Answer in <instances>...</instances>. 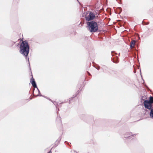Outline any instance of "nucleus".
<instances>
[{
    "label": "nucleus",
    "mask_w": 153,
    "mask_h": 153,
    "mask_svg": "<svg viewBox=\"0 0 153 153\" xmlns=\"http://www.w3.org/2000/svg\"><path fill=\"white\" fill-rule=\"evenodd\" d=\"M29 51V47L27 42L23 41L20 44L19 52L25 56L28 55Z\"/></svg>",
    "instance_id": "obj_1"
},
{
    "label": "nucleus",
    "mask_w": 153,
    "mask_h": 153,
    "mask_svg": "<svg viewBox=\"0 0 153 153\" xmlns=\"http://www.w3.org/2000/svg\"><path fill=\"white\" fill-rule=\"evenodd\" d=\"M87 25L89 28L90 31L92 32H95L98 29V26L96 22L94 21L88 22Z\"/></svg>",
    "instance_id": "obj_2"
},
{
    "label": "nucleus",
    "mask_w": 153,
    "mask_h": 153,
    "mask_svg": "<svg viewBox=\"0 0 153 153\" xmlns=\"http://www.w3.org/2000/svg\"><path fill=\"white\" fill-rule=\"evenodd\" d=\"M146 97H143L141 99L142 100L144 101V104L145 107L147 109L151 110L152 109V104L149 102L148 100H145Z\"/></svg>",
    "instance_id": "obj_3"
},
{
    "label": "nucleus",
    "mask_w": 153,
    "mask_h": 153,
    "mask_svg": "<svg viewBox=\"0 0 153 153\" xmlns=\"http://www.w3.org/2000/svg\"><path fill=\"white\" fill-rule=\"evenodd\" d=\"M94 17V15L93 13L90 12L89 15L86 16L85 18L86 20L89 21L93 19Z\"/></svg>",
    "instance_id": "obj_4"
},
{
    "label": "nucleus",
    "mask_w": 153,
    "mask_h": 153,
    "mask_svg": "<svg viewBox=\"0 0 153 153\" xmlns=\"http://www.w3.org/2000/svg\"><path fill=\"white\" fill-rule=\"evenodd\" d=\"M31 82L32 85L33 87L34 88H37L36 84L35 82L34 79H33V78H32V79H31Z\"/></svg>",
    "instance_id": "obj_5"
},
{
    "label": "nucleus",
    "mask_w": 153,
    "mask_h": 153,
    "mask_svg": "<svg viewBox=\"0 0 153 153\" xmlns=\"http://www.w3.org/2000/svg\"><path fill=\"white\" fill-rule=\"evenodd\" d=\"M135 42L134 40H133L131 43L130 47L131 48H133L134 47V46L135 45Z\"/></svg>",
    "instance_id": "obj_6"
},
{
    "label": "nucleus",
    "mask_w": 153,
    "mask_h": 153,
    "mask_svg": "<svg viewBox=\"0 0 153 153\" xmlns=\"http://www.w3.org/2000/svg\"><path fill=\"white\" fill-rule=\"evenodd\" d=\"M148 102L152 104V103H153V97L150 96L149 98V100H148Z\"/></svg>",
    "instance_id": "obj_7"
},
{
    "label": "nucleus",
    "mask_w": 153,
    "mask_h": 153,
    "mask_svg": "<svg viewBox=\"0 0 153 153\" xmlns=\"http://www.w3.org/2000/svg\"><path fill=\"white\" fill-rule=\"evenodd\" d=\"M150 116L151 117L153 118V109L150 110Z\"/></svg>",
    "instance_id": "obj_8"
},
{
    "label": "nucleus",
    "mask_w": 153,
    "mask_h": 153,
    "mask_svg": "<svg viewBox=\"0 0 153 153\" xmlns=\"http://www.w3.org/2000/svg\"><path fill=\"white\" fill-rule=\"evenodd\" d=\"M48 153H51V151H50Z\"/></svg>",
    "instance_id": "obj_9"
},
{
    "label": "nucleus",
    "mask_w": 153,
    "mask_h": 153,
    "mask_svg": "<svg viewBox=\"0 0 153 153\" xmlns=\"http://www.w3.org/2000/svg\"><path fill=\"white\" fill-rule=\"evenodd\" d=\"M38 91L39 93H39H40V91H39V90H38Z\"/></svg>",
    "instance_id": "obj_10"
}]
</instances>
